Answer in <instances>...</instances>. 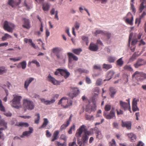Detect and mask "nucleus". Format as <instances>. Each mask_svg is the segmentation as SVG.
<instances>
[{
  "label": "nucleus",
  "mask_w": 146,
  "mask_h": 146,
  "mask_svg": "<svg viewBox=\"0 0 146 146\" xmlns=\"http://www.w3.org/2000/svg\"><path fill=\"white\" fill-rule=\"evenodd\" d=\"M82 133L81 140L84 142L87 143L89 139V136L92 135V132L91 131L87 130L85 125H83L77 130L75 136L79 138L81 137Z\"/></svg>",
  "instance_id": "nucleus-1"
},
{
  "label": "nucleus",
  "mask_w": 146,
  "mask_h": 146,
  "mask_svg": "<svg viewBox=\"0 0 146 146\" xmlns=\"http://www.w3.org/2000/svg\"><path fill=\"white\" fill-rule=\"evenodd\" d=\"M13 98L12 100V103L11 106L12 107L18 109L20 105V101L22 99V97L16 95H13Z\"/></svg>",
  "instance_id": "nucleus-2"
},
{
  "label": "nucleus",
  "mask_w": 146,
  "mask_h": 146,
  "mask_svg": "<svg viewBox=\"0 0 146 146\" xmlns=\"http://www.w3.org/2000/svg\"><path fill=\"white\" fill-rule=\"evenodd\" d=\"M132 77L135 78L138 81H142L146 79V74L137 71L134 73Z\"/></svg>",
  "instance_id": "nucleus-3"
},
{
  "label": "nucleus",
  "mask_w": 146,
  "mask_h": 146,
  "mask_svg": "<svg viewBox=\"0 0 146 146\" xmlns=\"http://www.w3.org/2000/svg\"><path fill=\"white\" fill-rule=\"evenodd\" d=\"M23 106L25 109L32 110L34 109V105L32 101L26 99H23Z\"/></svg>",
  "instance_id": "nucleus-4"
},
{
  "label": "nucleus",
  "mask_w": 146,
  "mask_h": 146,
  "mask_svg": "<svg viewBox=\"0 0 146 146\" xmlns=\"http://www.w3.org/2000/svg\"><path fill=\"white\" fill-rule=\"evenodd\" d=\"M58 104H61V106L64 108H66L71 106L72 104V101H68L67 98L66 97H63L59 101Z\"/></svg>",
  "instance_id": "nucleus-5"
},
{
  "label": "nucleus",
  "mask_w": 146,
  "mask_h": 146,
  "mask_svg": "<svg viewBox=\"0 0 146 146\" xmlns=\"http://www.w3.org/2000/svg\"><path fill=\"white\" fill-rule=\"evenodd\" d=\"M15 27V25L13 23H9L7 21H5L4 23L3 28L7 31L12 33Z\"/></svg>",
  "instance_id": "nucleus-6"
},
{
  "label": "nucleus",
  "mask_w": 146,
  "mask_h": 146,
  "mask_svg": "<svg viewBox=\"0 0 146 146\" xmlns=\"http://www.w3.org/2000/svg\"><path fill=\"white\" fill-rule=\"evenodd\" d=\"M119 105L124 110L126 111L127 110H128L130 111L131 113L130 103H127L126 102H123L121 100H120L119 101Z\"/></svg>",
  "instance_id": "nucleus-7"
},
{
  "label": "nucleus",
  "mask_w": 146,
  "mask_h": 146,
  "mask_svg": "<svg viewBox=\"0 0 146 146\" xmlns=\"http://www.w3.org/2000/svg\"><path fill=\"white\" fill-rule=\"evenodd\" d=\"M104 117L107 119H111L114 117L115 118V113L114 111L112 110L110 111L109 114H107V112H104Z\"/></svg>",
  "instance_id": "nucleus-8"
},
{
  "label": "nucleus",
  "mask_w": 146,
  "mask_h": 146,
  "mask_svg": "<svg viewBox=\"0 0 146 146\" xmlns=\"http://www.w3.org/2000/svg\"><path fill=\"white\" fill-rule=\"evenodd\" d=\"M139 100L138 99L134 98L133 99L132 101V110L133 112H135L139 110V108L137 106V102H138Z\"/></svg>",
  "instance_id": "nucleus-9"
},
{
  "label": "nucleus",
  "mask_w": 146,
  "mask_h": 146,
  "mask_svg": "<svg viewBox=\"0 0 146 146\" xmlns=\"http://www.w3.org/2000/svg\"><path fill=\"white\" fill-rule=\"evenodd\" d=\"M47 79L48 81L51 82L54 85H59L60 83V81L56 80L53 77L49 74L47 77Z\"/></svg>",
  "instance_id": "nucleus-10"
},
{
  "label": "nucleus",
  "mask_w": 146,
  "mask_h": 146,
  "mask_svg": "<svg viewBox=\"0 0 146 146\" xmlns=\"http://www.w3.org/2000/svg\"><path fill=\"white\" fill-rule=\"evenodd\" d=\"M72 89L73 90V95L70 94L69 96L72 99H73L74 97L76 96L78 94L80 91L78 88L77 87L72 88Z\"/></svg>",
  "instance_id": "nucleus-11"
},
{
  "label": "nucleus",
  "mask_w": 146,
  "mask_h": 146,
  "mask_svg": "<svg viewBox=\"0 0 146 146\" xmlns=\"http://www.w3.org/2000/svg\"><path fill=\"white\" fill-rule=\"evenodd\" d=\"M67 55L68 56L69 62L71 63L72 61V59L75 61H77L78 60V58L77 56L74 55L73 53L71 52H68Z\"/></svg>",
  "instance_id": "nucleus-12"
},
{
  "label": "nucleus",
  "mask_w": 146,
  "mask_h": 146,
  "mask_svg": "<svg viewBox=\"0 0 146 146\" xmlns=\"http://www.w3.org/2000/svg\"><path fill=\"white\" fill-rule=\"evenodd\" d=\"M21 0H9L8 2L9 4L12 7L18 5L20 3Z\"/></svg>",
  "instance_id": "nucleus-13"
},
{
  "label": "nucleus",
  "mask_w": 146,
  "mask_h": 146,
  "mask_svg": "<svg viewBox=\"0 0 146 146\" xmlns=\"http://www.w3.org/2000/svg\"><path fill=\"white\" fill-rule=\"evenodd\" d=\"M22 20L23 21L24 24L22 25V27L27 29H29L30 27V22L28 19L23 18Z\"/></svg>",
  "instance_id": "nucleus-14"
},
{
  "label": "nucleus",
  "mask_w": 146,
  "mask_h": 146,
  "mask_svg": "<svg viewBox=\"0 0 146 146\" xmlns=\"http://www.w3.org/2000/svg\"><path fill=\"white\" fill-rule=\"evenodd\" d=\"M121 125L123 127H126L128 129H131V123L130 121H122Z\"/></svg>",
  "instance_id": "nucleus-15"
},
{
  "label": "nucleus",
  "mask_w": 146,
  "mask_h": 146,
  "mask_svg": "<svg viewBox=\"0 0 146 146\" xmlns=\"http://www.w3.org/2000/svg\"><path fill=\"white\" fill-rule=\"evenodd\" d=\"M29 131L23 132L22 135L20 136V137L23 138L25 136H28L30 135L32 133L33 129V128L31 127H29Z\"/></svg>",
  "instance_id": "nucleus-16"
},
{
  "label": "nucleus",
  "mask_w": 146,
  "mask_h": 146,
  "mask_svg": "<svg viewBox=\"0 0 146 146\" xmlns=\"http://www.w3.org/2000/svg\"><path fill=\"white\" fill-rule=\"evenodd\" d=\"M127 16H129L130 18L131 19L128 18H127L125 20V22L127 23H128L130 25H132L133 24V17L132 15L129 13H128L127 15Z\"/></svg>",
  "instance_id": "nucleus-17"
},
{
  "label": "nucleus",
  "mask_w": 146,
  "mask_h": 146,
  "mask_svg": "<svg viewBox=\"0 0 146 146\" xmlns=\"http://www.w3.org/2000/svg\"><path fill=\"white\" fill-rule=\"evenodd\" d=\"M61 75L66 79L69 77L70 74L69 72L67 70L62 69V70L61 71Z\"/></svg>",
  "instance_id": "nucleus-18"
},
{
  "label": "nucleus",
  "mask_w": 146,
  "mask_h": 146,
  "mask_svg": "<svg viewBox=\"0 0 146 146\" xmlns=\"http://www.w3.org/2000/svg\"><path fill=\"white\" fill-rule=\"evenodd\" d=\"M110 95L111 98H113L114 95L116 94L117 92V90L115 88L111 87L109 88Z\"/></svg>",
  "instance_id": "nucleus-19"
},
{
  "label": "nucleus",
  "mask_w": 146,
  "mask_h": 146,
  "mask_svg": "<svg viewBox=\"0 0 146 146\" xmlns=\"http://www.w3.org/2000/svg\"><path fill=\"white\" fill-rule=\"evenodd\" d=\"M89 49L91 51H97L98 49V46L95 44L91 43H90L89 47Z\"/></svg>",
  "instance_id": "nucleus-20"
},
{
  "label": "nucleus",
  "mask_w": 146,
  "mask_h": 146,
  "mask_svg": "<svg viewBox=\"0 0 146 146\" xmlns=\"http://www.w3.org/2000/svg\"><path fill=\"white\" fill-rule=\"evenodd\" d=\"M34 80L33 78H30L27 79L25 82L24 87L26 89H27L30 83Z\"/></svg>",
  "instance_id": "nucleus-21"
},
{
  "label": "nucleus",
  "mask_w": 146,
  "mask_h": 146,
  "mask_svg": "<svg viewBox=\"0 0 146 146\" xmlns=\"http://www.w3.org/2000/svg\"><path fill=\"white\" fill-rule=\"evenodd\" d=\"M41 101L42 102L44 103L45 104L47 105L50 104L54 103L55 102L54 99H52L51 100H45L44 99L42 98L41 99Z\"/></svg>",
  "instance_id": "nucleus-22"
},
{
  "label": "nucleus",
  "mask_w": 146,
  "mask_h": 146,
  "mask_svg": "<svg viewBox=\"0 0 146 146\" xmlns=\"http://www.w3.org/2000/svg\"><path fill=\"white\" fill-rule=\"evenodd\" d=\"M24 41L26 43L29 42L31 44V45L34 48L36 49L37 46H36L35 44L33 42L32 40L31 39H28L27 38H25L24 40Z\"/></svg>",
  "instance_id": "nucleus-23"
},
{
  "label": "nucleus",
  "mask_w": 146,
  "mask_h": 146,
  "mask_svg": "<svg viewBox=\"0 0 146 146\" xmlns=\"http://www.w3.org/2000/svg\"><path fill=\"white\" fill-rule=\"evenodd\" d=\"M59 133V131L58 130H56L54 132L52 137V138L51 140L52 141H54L57 139Z\"/></svg>",
  "instance_id": "nucleus-24"
},
{
  "label": "nucleus",
  "mask_w": 146,
  "mask_h": 146,
  "mask_svg": "<svg viewBox=\"0 0 146 146\" xmlns=\"http://www.w3.org/2000/svg\"><path fill=\"white\" fill-rule=\"evenodd\" d=\"M115 74V72L113 71H109L107 74L106 78L107 79H105L104 80V81H105L106 80H110L112 76H113L114 74Z\"/></svg>",
  "instance_id": "nucleus-25"
},
{
  "label": "nucleus",
  "mask_w": 146,
  "mask_h": 146,
  "mask_svg": "<svg viewBox=\"0 0 146 146\" xmlns=\"http://www.w3.org/2000/svg\"><path fill=\"white\" fill-rule=\"evenodd\" d=\"M27 65L26 62L25 61H23L22 62H20L17 66V67L18 68H22V69H25Z\"/></svg>",
  "instance_id": "nucleus-26"
},
{
  "label": "nucleus",
  "mask_w": 146,
  "mask_h": 146,
  "mask_svg": "<svg viewBox=\"0 0 146 146\" xmlns=\"http://www.w3.org/2000/svg\"><path fill=\"white\" fill-rule=\"evenodd\" d=\"M127 135L128 136V137L130 139V141L132 142H134L136 139V135L132 133H127Z\"/></svg>",
  "instance_id": "nucleus-27"
},
{
  "label": "nucleus",
  "mask_w": 146,
  "mask_h": 146,
  "mask_svg": "<svg viewBox=\"0 0 146 146\" xmlns=\"http://www.w3.org/2000/svg\"><path fill=\"white\" fill-rule=\"evenodd\" d=\"M50 7V4L47 3H45L42 5V9L44 11H48Z\"/></svg>",
  "instance_id": "nucleus-28"
},
{
  "label": "nucleus",
  "mask_w": 146,
  "mask_h": 146,
  "mask_svg": "<svg viewBox=\"0 0 146 146\" xmlns=\"http://www.w3.org/2000/svg\"><path fill=\"white\" fill-rule=\"evenodd\" d=\"M49 123V121L48 119L44 118L43 119V122L41 126L39 127V129H40L45 127Z\"/></svg>",
  "instance_id": "nucleus-29"
},
{
  "label": "nucleus",
  "mask_w": 146,
  "mask_h": 146,
  "mask_svg": "<svg viewBox=\"0 0 146 146\" xmlns=\"http://www.w3.org/2000/svg\"><path fill=\"white\" fill-rule=\"evenodd\" d=\"M70 124L69 121H67L66 122L62 125L60 128V130L61 131L65 129L67 127H68Z\"/></svg>",
  "instance_id": "nucleus-30"
},
{
  "label": "nucleus",
  "mask_w": 146,
  "mask_h": 146,
  "mask_svg": "<svg viewBox=\"0 0 146 146\" xmlns=\"http://www.w3.org/2000/svg\"><path fill=\"white\" fill-rule=\"evenodd\" d=\"M138 56L136 52H135L134 53L132 56L129 58V62H132L135 60L137 57Z\"/></svg>",
  "instance_id": "nucleus-31"
},
{
  "label": "nucleus",
  "mask_w": 146,
  "mask_h": 146,
  "mask_svg": "<svg viewBox=\"0 0 146 146\" xmlns=\"http://www.w3.org/2000/svg\"><path fill=\"white\" fill-rule=\"evenodd\" d=\"M7 123L4 120L1 119V117L0 115V126H3L5 129H7Z\"/></svg>",
  "instance_id": "nucleus-32"
},
{
  "label": "nucleus",
  "mask_w": 146,
  "mask_h": 146,
  "mask_svg": "<svg viewBox=\"0 0 146 146\" xmlns=\"http://www.w3.org/2000/svg\"><path fill=\"white\" fill-rule=\"evenodd\" d=\"M123 57L118 59L116 61V65L120 67L122 66L124 64V62L122 60Z\"/></svg>",
  "instance_id": "nucleus-33"
},
{
  "label": "nucleus",
  "mask_w": 146,
  "mask_h": 146,
  "mask_svg": "<svg viewBox=\"0 0 146 146\" xmlns=\"http://www.w3.org/2000/svg\"><path fill=\"white\" fill-rule=\"evenodd\" d=\"M96 138L99 139H101L103 137L100 131L99 130H97L96 133Z\"/></svg>",
  "instance_id": "nucleus-34"
},
{
  "label": "nucleus",
  "mask_w": 146,
  "mask_h": 146,
  "mask_svg": "<svg viewBox=\"0 0 146 146\" xmlns=\"http://www.w3.org/2000/svg\"><path fill=\"white\" fill-rule=\"evenodd\" d=\"M62 50V48L60 47H57L53 48L52 49V51L54 53H58Z\"/></svg>",
  "instance_id": "nucleus-35"
},
{
  "label": "nucleus",
  "mask_w": 146,
  "mask_h": 146,
  "mask_svg": "<svg viewBox=\"0 0 146 146\" xmlns=\"http://www.w3.org/2000/svg\"><path fill=\"white\" fill-rule=\"evenodd\" d=\"M12 36L7 33H5L4 36L1 39L3 41L6 40L8 38H11Z\"/></svg>",
  "instance_id": "nucleus-36"
},
{
  "label": "nucleus",
  "mask_w": 146,
  "mask_h": 146,
  "mask_svg": "<svg viewBox=\"0 0 146 146\" xmlns=\"http://www.w3.org/2000/svg\"><path fill=\"white\" fill-rule=\"evenodd\" d=\"M35 116L36 117V118H35V123L36 124H38L39 122L40 119V115L39 113H36Z\"/></svg>",
  "instance_id": "nucleus-37"
},
{
  "label": "nucleus",
  "mask_w": 146,
  "mask_h": 146,
  "mask_svg": "<svg viewBox=\"0 0 146 146\" xmlns=\"http://www.w3.org/2000/svg\"><path fill=\"white\" fill-rule=\"evenodd\" d=\"M92 91L94 93V96H96L98 95L100 90L98 87H95L93 88Z\"/></svg>",
  "instance_id": "nucleus-38"
},
{
  "label": "nucleus",
  "mask_w": 146,
  "mask_h": 146,
  "mask_svg": "<svg viewBox=\"0 0 146 146\" xmlns=\"http://www.w3.org/2000/svg\"><path fill=\"white\" fill-rule=\"evenodd\" d=\"M112 67V66L111 64H104L102 66V68L103 69H106V70H108L109 69L111 68Z\"/></svg>",
  "instance_id": "nucleus-39"
},
{
  "label": "nucleus",
  "mask_w": 146,
  "mask_h": 146,
  "mask_svg": "<svg viewBox=\"0 0 146 146\" xmlns=\"http://www.w3.org/2000/svg\"><path fill=\"white\" fill-rule=\"evenodd\" d=\"M18 126H20L22 127H28L29 126V124L26 122H20L19 124L17 125Z\"/></svg>",
  "instance_id": "nucleus-40"
},
{
  "label": "nucleus",
  "mask_w": 146,
  "mask_h": 146,
  "mask_svg": "<svg viewBox=\"0 0 146 146\" xmlns=\"http://www.w3.org/2000/svg\"><path fill=\"white\" fill-rule=\"evenodd\" d=\"M82 51L81 49L79 48L78 49H72V51L75 54L77 55L80 54V52Z\"/></svg>",
  "instance_id": "nucleus-41"
},
{
  "label": "nucleus",
  "mask_w": 146,
  "mask_h": 146,
  "mask_svg": "<svg viewBox=\"0 0 146 146\" xmlns=\"http://www.w3.org/2000/svg\"><path fill=\"white\" fill-rule=\"evenodd\" d=\"M7 72V70L5 69V66H2L0 67V75H2L5 73Z\"/></svg>",
  "instance_id": "nucleus-42"
},
{
  "label": "nucleus",
  "mask_w": 146,
  "mask_h": 146,
  "mask_svg": "<svg viewBox=\"0 0 146 146\" xmlns=\"http://www.w3.org/2000/svg\"><path fill=\"white\" fill-rule=\"evenodd\" d=\"M123 68L124 69L130 72L133 71V69L130 65H126Z\"/></svg>",
  "instance_id": "nucleus-43"
},
{
  "label": "nucleus",
  "mask_w": 146,
  "mask_h": 146,
  "mask_svg": "<svg viewBox=\"0 0 146 146\" xmlns=\"http://www.w3.org/2000/svg\"><path fill=\"white\" fill-rule=\"evenodd\" d=\"M85 117L86 120L90 121L94 119V117L93 115H90L87 114H86L85 115Z\"/></svg>",
  "instance_id": "nucleus-44"
},
{
  "label": "nucleus",
  "mask_w": 146,
  "mask_h": 146,
  "mask_svg": "<svg viewBox=\"0 0 146 146\" xmlns=\"http://www.w3.org/2000/svg\"><path fill=\"white\" fill-rule=\"evenodd\" d=\"M55 144L56 146H66V144L65 142L62 143L59 141H56L55 142Z\"/></svg>",
  "instance_id": "nucleus-45"
},
{
  "label": "nucleus",
  "mask_w": 146,
  "mask_h": 146,
  "mask_svg": "<svg viewBox=\"0 0 146 146\" xmlns=\"http://www.w3.org/2000/svg\"><path fill=\"white\" fill-rule=\"evenodd\" d=\"M92 110V108L90 107L89 105H86L85 109L86 111L88 112L89 113H91Z\"/></svg>",
  "instance_id": "nucleus-46"
},
{
  "label": "nucleus",
  "mask_w": 146,
  "mask_h": 146,
  "mask_svg": "<svg viewBox=\"0 0 146 146\" xmlns=\"http://www.w3.org/2000/svg\"><path fill=\"white\" fill-rule=\"evenodd\" d=\"M144 3H145L144 1H142L140 5L139 8V11L140 13L142 12L143 10L145 7V6L144 5Z\"/></svg>",
  "instance_id": "nucleus-47"
},
{
  "label": "nucleus",
  "mask_w": 146,
  "mask_h": 146,
  "mask_svg": "<svg viewBox=\"0 0 146 146\" xmlns=\"http://www.w3.org/2000/svg\"><path fill=\"white\" fill-rule=\"evenodd\" d=\"M31 63L35 64L37 67H39L40 66L39 63L36 60H33L31 62H29V64H30Z\"/></svg>",
  "instance_id": "nucleus-48"
},
{
  "label": "nucleus",
  "mask_w": 146,
  "mask_h": 146,
  "mask_svg": "<svg viewBox=\"0 0 146 146\" xmlns=\"http://www.w3.org/2000/svg\"><path fill=\"white\" fill-rule=\"evenodd\" d=\"M108 60L109 62H113L115 61V58L114 57L110 56L108 57Z\"/></svg>",
  "instance_id": "nucleus-49"
},
{
  "label": "nucleus",
  "mask_w": 146,
  "mask_h": 146,
  "mask_svg": "<svg viewBox=\"0 0 146 146\" xmlns=\"http://www.w3.org/2000/svg\"><path fill=\"white\" fill-rule=\"evenodd\" d=\"M75 129V125L73 124L72 126H71L70 129L68 131V133L69 134H71L72 133V130L74 131Z\"/></svg>",
  "instance_id": "nucleus-50"
},
{
  "label": "nucleus",
  "mask_w": 146,
  "mask_h": 146,
  "mask_svg": "<svg viewBox=\"0 0 146 146\" xmlns=\"http://www.w3.org/2000/svg\"><path fill=\"white\" fill-rule=\"evenodd\" d=\"M77 141V143L79 145V146H84L85 145V144L86 143V142H84L83 141H80L79 139H78Z\"/></svg>",
  "instance_id": "nucleus-51"
},
{
  "label": "nucleus",
  "mask_w": 146,
  "mask_h": 146,
  "mask_svg": "<svg viewBox=\"0 0 146 146\" xmlns=\"http://www.w3.org/2000/svg\"><path fill=\"white\" fill-rule=\"evenodd\" d=\"M22 57H17L16 58H9L10 60H12L14 62H16L17 61H19L22 58Z\"/></svg>",
  "instance_id": "nucleus-52"
},
{
  "label": "nucleus",
  "mask_w": 146,
  "mask_h": 146,
  "mask_svg": "<svg viewBox=\"0 0 146 146\" xmlns=\"http://www.w3.org/2000/svg\"><path fill=\"white\" fill-rule=\"evenodd\" d=\"M111 106L109 104H107L105 105L104 108L105 111L104 112H107L110 111L111 109Z\"/></svg>",
  "instance_id": "nucleus-53"
},
{
  "label": "nucleus",
  "mask_w": 146,
  "mask_h": 146,
  "mask_svg": "<svg viewBox=\"0 0 146 146\" xmlns=\"http://www.w3.org/2000/svg\"><path fill=\"white\" fill-rule=\"evenodd\" d=\"M0 110L1 111L5 112V107L3 105L2 102L1 100L0 99Z\"/></svg>",
  "instance_id": "nucleus-54"
},
{
  "label": "nucleus",
  "mask_w": 146,
  "mask_h": 146,
  "mask_svg": "<svg viewBox=\"0 0 146 146\" xmlns=\"http://www.w3.org/2000/svg\"><path fill=\"white\" fill-rule=\"evenodd\" d=\"M82 39L86 42V45H87L89 42L88 37L83 36L82 37Z\"/></svg>",
  "instance_id": "nucleus-55"
},
{
  "label": "nucleus",
  "mask_w": 146,
  "mask_h": 146,
  "mask_svg": "<svg viewBox=\"0 0 146 146\" xmlns=\"http://www.w3.org/2000/svg\"><path fill=\"white\" fill-rule=\"evenodd\" d=\"M104 34V32H103L102 31L100 30H98L96 31V32L94 33V34L95 35H97L99 34H101L102 35H103Z\"/></svg>",
  "instance_id": "nucleus-56"
},
{
  "label": "nucleus",
  "mask_w": 146,
  "mask_h": 146,
  "mask_svg": "<svg viewBox=\"0 0 146 146\" xmlns=\"http://www.w3.org/2000/svg\"><path fill=\"white\" fill-rule=\"evenodd\" d=\"M110 146H116V142L115 140L113 139L109 143Z\"/></svg>",
  "instance_id": "nucleus-57"
},
{
  "label": "nucleus",
  "mask_w": 146,
  "mask_h": 146,
  "mask_svg": "<svg viewBox=\"0 0 146 146\" xmlns=\"http://www.w3.org/2000/svg\"><path fill=\"white\" fill-rule=\"evenodd\" d=\"M102 80L100 79H98L97 80L96 82V85L97 86H100L102 84Z\"/></svg>",
  "instance_id": "nucleus-58"
},
{
  "label": "nucleus",
  "mask_w": 146,
  "mask_h": 146,
  "mask_svg": "<svg viewBox=\"0 0 146 146\" xmlns=\"http://www.w3.org/2000/svg\"><path fill=\"white\" fill-rule=\"evenodd\" d=\"M141 20L139 18L136 19L135 21V24H137V26L138 27L140 24L141 21Z\"/></svg>",
  "instance_id": "nucleus-59"
},
{
  "label": "nucleus",
  "mask_w": 146,
  "mask_h": 146,
  "mask_svg": "<svg viewBox=\"0 0 146 146\" xmlns=\"http://www.w3.org/2000/svg\"><path fill=\"white\" fill-rule=\"evenodd\" d=\"M103 35H105L107 37L108 39H109L111 36V34L107 32H104Z\"/></svg>",
  "instance_id": "nucleus-60"
},
{
  "label": "nucleus",
  "mask_w": 146,
  "mask_h": 146,
  "mask_svg": "<svg viewBox=\"0 0 146 146\" xmlns=\"http://www.w3.org/2000/svg\"><path fill=\"white\" fill-rule=\"evenodd\" d=\"M60 138L61 139L63 140H64L65 141H66V138L65 135L64 134H62L60 136Z\"/></svg>",
  "instance_id": "nucleus-61"
},
{
  "label": "nucleus",
  "mask_w": 146,
  "mask_h": 146,
  "mask_svg": "<svg viewBox=\"0 0 146 146\" xmlns=\"http://www.w3.org/2000/svg\"><path fill=\"white\" fill-rule=\"evenodd\" d=\"M62 70L61 69H58L54 72V74L56 75H58L59 73L61 74V71Z\"/></svg>",
  "instance_id": "nucleus-62"
},
{
  "label": "nucleus",
  "mask_w": 146,
  "mask_h": 146,
  "mask_svg": "<svg viewBox=\"0 0 146 146\" xmlns=\"http://www.w3.org/2000/svg\"><path fill=\"white\" fill-rule=\"evenodd\" d=\"M75 145H76V143L75 140H73V142H70L69 144V146H74Z\"/></svg>",
  "instance_id": "nucleus-63"
},
{
  "label": "nucleus",
  "mask_w": 146,
  "mask_h": 146,
  "mask_svg": "<svg viewBox=\"0 0 146 146\" xmlns=\"http://www.w3.org/2000/svg\"><path fill=\"white\" fill-rule=\"evenodd\" d=\"M52 135L51 134L49 131L48 130H47L46 131V136L48 137H50Z\"/></svg>",
  "instance_id": "nucleus-64"
}]
</instances>
